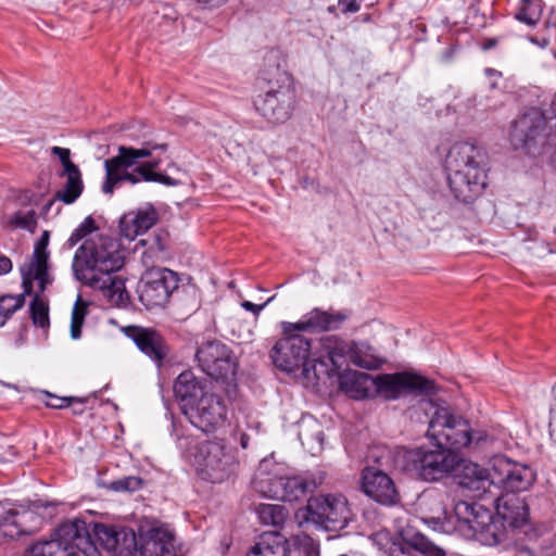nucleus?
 <instances>
[{"label":"nucleus","mask_w":556,"mask_h":556,"mask_svg":"<svg viewBox=\"0 0 556 556\" xmlns=\"http://www.w3.org/2000/svg\"><path fill=\"white\" fill-rule=\"evenodd\" d=\"M408 546L424 556H446L445 551L434 544L426 535L421 533H415L410 538L406 539Z\"/></svg>","instance_id":"f704fd0d"},{"label":"nucleus","mask_w":556,"mask_h":556,"mask_svg":"<svg viewBox=\"0 0 556 556\" xmlns=\"http://www.w3.org/2000/svg\"><path fill=\"white\" fill-rule=\"evenodd\" d=\"M80 413H83V409H80V410H76V409H75V410H74V414H80Z\"/></svg>","instance_id":"774afa93"},{"label":"nucleus","mask_w":556,"mask_h":556,"mask_svg":"<svg viewBox=\"0 0 556 556\" xmlns=\"http://www.w3.org/2000/svg\"><path fill=\"white\" fill-rule=\"evenodd\" d=\"M184 415L194 427L211 433L225 422L227 408L220 396L208 392Z\"/></svg>","instance_id":"6ab92c4d"},{"label":"nucleus","mask_w":556,"mask_h":556,"mask_svg":"<svg viewBox=\"0 0 556 556\" xmlns=\"http://www.w3.org/2000/svg\"><path fill=\"white\" fill-rule=\"evenodd\" d=\"M497 45V39L495 38H490V39H486L483 45H482V49L483 50H490L492 48H494L495 46Z\"/></svg>","instance_id":"bf43d9fd"},{"label":"nucleus","mask_w":556,"mask_h":556,"mask_svg":"<svg viewBox=\"0 0 556 556\" xmlns=\"http://www.w3.org/2000/svg\"><path fill=\"white\" fill-rule=\"evenodd\" d=\"M199 476L212 483H220L235 473L238 460L231 447L223 441H205L194 454Z\"/></svg>","instance_id":"1a4fd4ad"},{"label":"nucleus","mask_w":556,"mask_h":556,"mask_svg":"<svg viewBox=\"0 0 556 556\" xmlns=\"http://www.w3.org/2000/svg\"><path fill=\"white\" fill-rule=\"evenodd\" d=\"M546 119L538 109H530L514 121L509 132V141L515 150L528 148L544 130Z\"/></svg>","instance_id":"412c9836"},{"label":"nucleus","mask_w":556,"mask_h":556,"mask_svg":"<svg viewBox=\"0 0 556 556\" xmlns=\"http://www.w3.org/2000/svg\"><path fill=\"white\" fill-rule=\"evenodd\" d=\"M78 552L85 556H101L81 519L63 522L49 540L29 546L25 556H76Z\"/></svg>","instance_id":"423d86ee"},{"label":"nucleus","mask_w":556,"mask_h":556,"mask_svg":"<svg viewBox=\"0 0 556 556\" xmlns=\"http://www.w3.org/2000/svg\"><path fill=\"white\" fill-rule=\"evenodd\" d=\"M256 514L263 525L273 527L282 526L288 517V510L279 504H261Z\"/></svg>","instance_id":"473e14b6"},{"label":"nucleus","mask_w":556,"mask_h":556,"mask_svg":"<svg viewBox=\"0 0 556 556\" xmlns=\"http://www.w3.org/2000/svg\"><path fill=\"white\" fill-rule=\"evenodd\" d=\"M316 438L320 441H323V438H324V433L323 431H318L317 434H316Z\"/></svg>","instance_id":"0e129e2a"},{"label":"nucleus","mask_w":556,"mask_h":556,"mask_svg":"<svg viewBox=\"0 0 556 556\" xmlns=\"http://www.w3.org/2000/svg\"><path fill=\"white\" fill-rule=\"evenodd\" d=\"M455 471H457L455 475L457 483L462 488L476 492L478 495L490 492V488L494 486L492 467L485 469L476 463L466 462L460 458V463Z\"/></svg>","instance_id":"a878e982"},{"label":"nucleus","mask_w":556,"mask_h":556,"mask_svg":"<svg viewBox=\"0 0 556 556\" xmlns=\"http://www.w3.org/2000/svg\"><path fill=\"white\" fill-rule=\"evenodd\" d=\"M553 111H554V114L556 115V96H555V99L553 101Z\"/></svg>","instance_id":"69168bd1"},{"label":"nucleus","mask_w":556,"mask_h":556,"mask_svg":"<svg viewBox=\"0 0 556 556\" xmlns=\"http://www.w3.org/2000/svg\"><path fill=\"white\" fill-rule=\"evenodd\" d=\"M339 387L352 399H367L375 395V377L357 370H344L339 375Z\"/></svg>","instance_id":"cd10ccee"},{"label":"nucleus","mask_w":556,"mask_h":556,"mask_svg":"<svg viewBox=\"0 0 556 556\" xmlns=\"http://www.w3.org/2000/svg\"><path fill=\"white\" fill-rule=\"evenodd\" d=\"M254 489L264 496L285 502H294L313 493L317 488L314 479L302 476L276 477L268 480H255Z\"/></svg>","instance_id":"a211bd4d"},{"label":"nucleus","mask_w":556,"mask_h":556,"mask_svg":"<svg viewBox=\"0 0 556 556\" xmlns=\"http://www.w3.org/2000/svg\"><path fill=\"white\" fill-rule=\"evenodd\" d=\"M22 271V285H23V289H24V292L22 294H24V298L26 295H30L31 292H33V280L35 279L34 278V271L31 269V265L28 266L27 270L25 269H21Z\"/></svg>","instance_id":"a18cd8bd"},{"label":"nucleus","mask_w":556,"mask_h":556,"mask_svg":"<svg viewBox=\"0 0 556 556\" xmlns=\"http://www.w3.org/2000/svg\"><path fill=\"white\" fill-rule=\"evenodd\" d=\"M34 271V278L39 282L40 292H43L48 285L51 283V279L48 274V265H31Z\"/></svg>","instance_id":"c03bdc74"},{"label":"nucleus","mask_w":556,"mask_h":556,"mask_svg":"<svg viewBox=\"0 0 556 556\" xmlns=\"http://www.w3.org/2000/svg\"><path fill=\"white\" fill-rule=\"evenodd\" d=\"M114 273H108L98 277L99 281L97 286H89L92 289L101 290L105 296L115 303H124L128 299L127 291L125 289V281L114 276Z\"/></svg>","instance_id":"7c9ffc66"},{"label":"nucleus","mask_w":556,"mask_h":556,"mask_svg":"<svg viewBox=\"0 0 556 556\" xmlns=\"http://www.w3.org/2000/svg\"><path fill=\"white\" fill-rule=\"evenodd\" d=\"M497 525L501 530H505V525L510 528L522 527L529 516V509L523 498L511 495H502L496 498Z\"/></svg>","instance_id":"bb28decb"},{"label":"nucleus","mask_w":556,"mask_h":556,"mask_svg":"<svg viewBox=\"0 0 556 556\" xmlns=\"http://www.w3.org/2000/svg\"><path fill=\"white\" fill-rule=\"evenodd\" d=\"M81 239H84V237L78 232L76 231V229L72 232L71 237L67 239L66 241V247L68 249H72L74 248Z\"/></svg>","instance_id":"6e6d98bb"},{"label":"nucleus","mask_w":556,"mask_h":556,"mask_svg":"<svg viewBox=\"0 0 556 556\" xmlns=\"http://www.w3.org/2000/svg\"><path fill=\"white\" fill-rule=\"evenodd\" d=\"M53 204V201H50L47 205H46V210H49L50 206Z\"/></svg>","instance_id":"338daca9"},{"label":"nucleus","mask_w":556,"mask_h":556,"mask_svg":"<svg viewBox=\"0 0 556 556\" xmlns=\"http://www.w3.org/2000/svg\"><path fill=\"white\" fill-rule=\"evenodd\" d=\"M127 338L159 366L168 354V346L163 336L154 329L140 326H128L124 330Z\"/></svg>","instance_id":"393cba45"},{"label":"nucleus","mask_w":556,"mask_h":556,"mask_svg":"<svg viewBox=\"0 0 556 556\" xmlns=\"http://www.w3.org/2000/svg\"><path fill=\"white\" fill-rule=\"evenodd\" d=\"M488 153L483 147L460 141L454 143L445 159L447 181L454 198L463 203L478 199L488 186Z\"/></svg>","instance_id":"7ed1b4c3"},{"label":"nucleus","mask_w":556,"mask_h":556,"mask_svg":"<svg viewBox=\"0 0 556 556\" xmlns=\"http://www.w3.org/2000/svg\"><path fill=\"white\" fill-rule=\"evenodd\" d=\"M173 390L182 414L210 392L207 381L198 378L191 370L179 374L174 382Z\"/></svg>","instance_id":"b1692460"},{"label":"nucleus","mask_w":556,"mask_h":556,"mask_svg":"<svg viewBox=\"0 0 556 556\" xmlns=\"http://www.w3.org/2000/svg\"><path fill=\"white\" fill-rule=\"evenodd\" d=\"M290 554L288 539L278 532H271L262 535L261 540L247 553V556H290Z\"/></svg>","instance_id":"c756f323"},{"label":"nucleus","mask_w":556,"mask_h":556,"mask_svg":"<svg viewBox=\"0 0 556 556\" xmlns=\"http://www.w3.org/2000/svg\"><path fill=\"white\" fill-rule=\"evenodd\" d=\"M323 352L327 354L330 366V377L338 372L344 363H351L357 367L376 370L384 361L374 353L371 346L366 343L346 342L337 336H328L321 340Z\"/></svg>","instance_id":"9d476101"},{"label":"nucleus","mask_w":556,"mask_h":556,"mask_svg":"<svg viewBox=\"0 0 556 556\" xmlns=\"http://www.w3.org/2000/svg\"><path fill=\"white\" fill-rule=\"evenodd\" d=\"M178 285L177 273L165 267H153L141 278L138 288L139 300L147 309L165 307Z\"/></svg>","instance_id":"ddd939ff"},{"label":"nucleus","mask_w":556,"mask_h":556,"mask_svg":"<svg viewBox=\"0 0 556 556\" xmlns=\"http://www.w3.org/2000/svg\"><path fill=\"white\" fill-rule=\"evenodd\" d=\"M427 435L439 445L456 452L469 446L476 438L470 424L462 416L453 415L448 408H435L430 421Z\"/></svg>","instance_id":"9b49d317"},{"label":"nucleus","mask_w":556,"mask_h":556,"mask_svg":"<svg viewBox=\"0 0 556 556\" xmlns=\"http://www.w3.org/2000/svg\"><path fill=\"white\" fill-rule=\"evenodd\" d=\"M139 244L147 247L143 252L146 258L164 260L168 250V235L167 232L160 230L149 236L146 239H140Z\"/></svg>","instance_id":"2f4dec72"},{"label":"nucleus","mask_w":556,"mask_h":556,"mask_svg":"<svg viewBox=\"0 0 556 556\" xmlns=\"http://www.w3.org/2000/svg\"><path fill=\"white\" fill-rule=\"evenodd\" d=\"M97 229L96 220L88 216L84 219V222L76 228V231H78L84 238L93 232Z\"/></svg>","instance_id":"de8ad7c7"},{"label":"nucleus","mask_w":556,"mask_h":556,"mask_svg":"<svg viewBox=\"0 0 556 556\" xmlns=\"http://www.w3.org/2000/svg\"><path fill=\"white\" fill-rule=\"evenodd\" d=\"M274 300V296L269 298L265 303L261 304V305H257V304H254L250 301H243L241 303V306L245 309V311H249V312H252L254 314V316H258L260 313L264 309V307Z\"/></svg>","instance_id":"09e8293b"},{"label":"nucleus","mask_w":556,"mask_h":556,"mask_svg":"<svg viewBox=\"0 0 556 556\" xmlns=\"http://www.w3.org/2000/svg\"><path fill=\"white\" fill-rule=\"evenodd\" d=\"M86 529L99 553L98 545L115 556H132L138 549L136 533L130 528L94 522L91 530L88 525Z\"/></svg>","instance_id":"dca6fc26"},{"label":"nucleus","mask_w":556,"mask_h":556,"mask_svg":"<svg viewBox=\"0 0 556 556\" xmlns=\"http://www.w3.org/2000/svg\"><path fill=\"white\" fill-rule=\"evenodd\" d=\"M11 270H12L11 260L0 253V275L8 274Z\"/></svg>","instance_id":"3c124183"},{"label":"nucleus","mask_w":556,"mask_h":556,"mask_svg":"<svg viewBox=\"0 0 556 556\" xmlns=\"http://www.w3.org/2000/svg\"><path fill=\"white\" fill-rule=\"evenodd\" d=\"M437 388L432 380L420 375L408 372L381 374L375 377V394L387 400H395L401 394L419 393L435 394Z\"/></svg>","instance_id":"2eb2a0df"},{"label":"nucleus","mask_w":556,"mask_h":556,"mask_svg":"<svg viewBox=\"0 0 556 556\" xmlns=\"http://www.w3.org/2000/svg\"><path fill=\"white\" fill-rule=\"evenodd\" d=\"M24 294H7L0 296V326H3L16 311L24 306Z\"/></svg>","instance_id":"e433bc0d"},{"label":"nucleus","mask_w":556,"mask_h":556,"mask_svg":"<svg viewBox=\"0 0 556 556\" xmlns=\"http://www.w3.org/2000/svg\"><path fill=\"white\" fill-rule=\"evenodd\" d=\"M157 222V213L154 208L139 210L125 214L119 220L121 236L134 240L147 232Z\"/></svg>","instance_id":"c85d7f7f"},{"label":"nucleus","mask_w":556,"mask_h":556,"mask_svg":"<svg viewBox=\"0 0 556 556\" xmlns=\"http://www.w3.org/2000/svg\"><path fill=\"white\" fill-rule=\"evenodd\" d=\"M10 226L34 233L37 229V215L34 210L17 211L9 219Z\"/></svg>","instance_id":"4c0bfd02"},{"label":"nucleus","mask_w":556,"mask_h":556,"mask_svg":"<svg viewBox=\"0 0 556 556\" xmlns=\"http://www.w3.org/2000/svg\"><path fill=\"white\" fill-rule=\"evenodd\" d=\"M549 435L556 441V407L551 408V418H549Z\"/></svg>","instance_id":"5fc2aeb1"},{"label":"nucleus","mask_w":556,"mask_h":556,"mask_svg":"<svg viewBox=\"0 0 556 556\" xmlns=\"http://www.w3.org/2000/svg\"><path fill=\"white\" fill-rule=\"evenodd\" d=\"M51 153L58 156L64 167V173H73V170L79 169L77 165H75L71 161V151L66 148L61 147H52Z\"/></svg>","instance_id":"37998d69"},{"label":"nucleus","mask_w":556,"mask_h":556,"mask_svg":"<svg viewBox=\"0 0 556 556\" xmlns=\"http://www.w3.org/2000/svg\"><path fill=\"white\" fill-rule=\"evenodd\" d=\"M124 265V252L121 243L104 235L86 240L76 251L73 270L76 278L86 286H97L98 277L115 273Z\"/></svg>","instance_id":"39448f33"},{"label":"nucleus","mask_w":556,"mask_h":556,"mask_svg":"<svg viewBox=\"0 0 556 556\" xmlns=\"http://www.w3.org/2000/svg\"><path fill=\"white\" fill-rule=\"evenodd\" d=\"M142 480L139 477L128 476L110 483V489L116 492H132L141 488Z\"/></svg>","instance_id":"a19ab883"},{"label":"nucleus","mask_w":556,"mask_h":556,"mask_svg":"<svg viewBox=\"0 0 556 556\" xmlns=\"http://www.w3.org/2000/svg\"><path fill=\"white\" fill-rule=\"evenodd\" d=\"M35 506H36V508H39V507H47V506H48V503L43 504V502H42V501H37Z\"/></svg>","instance_id":"e2e57ef3"},{"label":"nucleus","mask_w":556,"mask_h":556,"mask_svg":"<svg viewBox=\"0 0 556 556\" xmlns=\"http://www.w3.org/2000/svg\"><path fill=\"white\" fill-rule=\"evenodd\" d=\"M494 486L503 491L517 493L528 490L535 481V471L526 464H520L504 455L491 459Z\"/></svg>","instance_id":"f3484780"},{"label":"nucleus","mask_w":556,"mask_h":556,"mask_svg":"<svg viewBox=\"0 0 556 556\" xmlns=\"http://www.w3.org/2000/svg\"><path fill=\"white\" fill-rule=\"evenodd\" d=\"M460 463L459 455L437 443L435 448L417 447L404 454V469L413 476L435 482L453 473Z\"/></svg>","instance_id":"0eeeda50"},{"label":"nucleus","mask_w":556,"mask_h":556,"mask_svg":"<svg viewBox=\"0 0 556 556\" xmlns=\"http://www.w3.org/2000/svg\"><path fill=\"white\" fill-rule=\"evenodd\" d=\"M39 517L29 508L16 509L0 503V536L14 539L35 530Z\"/></svg>","instance_id":"5701e85b"},{"label":"nucleus","mask_w":556,"mask_h":556,"mask_svg":"<svg viewBox=\"0 0 556 556\" xmlns=\"http://www.w3.org/2000/svg\"><path fill=\"white\" fill-rule=\"evenodd\" d=\"M29 314L35 326L42 329L49 327V305L48 302L45 301L39 293H36L30 302Z\"/></svg>","instance_id":"c9c22d12"},{"label":"nucleus","mask_w":556,"mask_h":556,"mask_svg":"<svg viewBox=\"0 0 556 556\" xmlns=\"http://www.w3.org/2000/svg\"><path fill=\"white\" fill-rule=\"evenodd\" d=\"M87 315V304L80 298L77 299L73 311L71 320V337L77 340L81 336V328Z\"/></svg>","instance_id":"58836bf2"},{"label":"nucleus","mask_w":556,"mask_h":556,"mask_svg":"<svg viewBox=\"0 0 556 556\" xmlns=\"http://www.w3.org/2000/svg\"><path fill=\"white\" fill-rule=\"evenodd\" d=\"M516 18L520 22H523L530 26H533L536 24V21L535 18H532L531 16L528 15L527 11L525 9H521L517 14H516Z\"/></svg>","instance_id":"603ef678"},{"label":"nucleus","mask_w":556,"mask_h":556,"mask_svg":"<svg viewBox=\"0 0 556 556\" xmlns=\"http://www.w3.org/2000/svg\"><path fill=\"white\" fill-rule=\"evenodd\" d=\"M195 358L202 371L216 381L235 380L237 363L229 348L220 341L203 343L197 351Z\"/></svg>","instance_id":"4468645a"},{"label":"nucleus","mask_w":556,"mask_h":556,"mask_svg":"<svg viewBox=\"0 0 556 556\" xmlns=\"http://www.w3.org/2000/svg\"><path fill=\"white\" fill-rule=\"evenodd\" d=\"M305 520L327 531H339L352 519L348 500L341 494L313 496L307 501Z\"/></svg>","instance_id":"f8f14e48"},{"label":"nucleus","mask_w":556,"mask_h":556,"mask_svg":"<svg viewBox=\"0 0 556 556\" xmlns=\"http://www.w3.org/2000/svg\"><path fill=\"white\" fill-rule=\"evenodd\" d=\"M173 435L178 439L181 447H187L189 445V439H188L189 437L184 435L182 432H180L177 429L175 422H173Z\"/></svg>","instance_id":"864d4df0"},{"label":"nucleus","mask_w":556,"mask_h":556,"mask_svg":"<svg viewBox=\"0 0 556 556\" xmlns=\"http://www.w3.org/2000/svg\"><path fill=\"white\" fill-rule=\"evenodd\" d=\"M454 515L456 528L466 538L480 535L489 545H498L507 539V531L500 529L492 511L479 503L459 501L454 506Z\"/></svg>","instance_id":"6e6552de"},{"label":"nucleus","mask_w":556,"mask_h":556,"mask_svg":"<svg viewBox=\"0 0 556 556\" xmlns=\"http://www.w3.org/2000/svg\"><path fill=\"white\" fill-rule=\"evenodd\" d=\"M484 73H485V75H486V76H489V77H493V76H501V73H500V72H497V71H496V70H494V68H490V67L485 68Z\"/></svg>","instance_id":"680f3d73"},{"label":"nucleus","mask_w":556,"mask_h":556,"mask_svg":"<svg viewBox=\"0 0 556 556\" xmlns=\"http://www.w3.org/2000/svg\"><path fill=\"white\" fill-rule=\"evenodd\" d=\"M66 174V184L63 190L56 192L55 197L66 204L74 203L83 192V180L80 170H73Z\"/></svg>","instance_id":"72a5a7b5"},{"label":"nucleus","mask_w":556,"mask_h":556,"mask_svg":"<svg viewBox=\"0 0 556 556\" xmlns=\"http://www.w3.org/2000/svg\"><path fill=\"white\" fill-rule=\"evenodd\" d=\"M42 394L48 397V400L45 403L48 407H51V408L60 409V408L67 407L75 402L84 404L87 401L86 399H79V397H74V396L61 397V396L53 395L47 391H43Z\"/></svg>","instance_id":"79ce46f5"},{"label":"nucleus","mask_w":556,"mask_h":556,"mask_svg":"<svg viewBox=\"0 0 556 556\" xmlns=\"http://www.w3.org/2000/svg\"><path fill=\"white\" fill-rule=\"evenodd\" d=\"M388 556H412L409 548L400 544H394L390 547Z\"/></svg>","instance_id":"8fccbe9b"},{"label":"nucleus","mask_w":556,"mask_h":556,"mask_svg":"<svg viewBox=\"0 0 556 556\" xmlns=\"http://www.w3.org/2000/svg\"><path fill=\"white\" fill-rule=\"evenodd\" d=\"M157 149L165 151L167 144L144 142L141 148L118 146L117 154L104 161L105 179L101 187L103 193L112 194L115 187L123 181L131 185L147 181L169 187L178 186L179 180L156 172L161 160L140 161L141 159L151 157L153 151Z\"/></svg>","instance_id":"f03ea898"},{"label":"nucleus","mask_w":556,"mask_h":556,"mask_svg":"<svg viewBox=\"0 0 556 556\" xmlns=\"http://www.w3.org/2000/svg\"><path fill=\"white\" fill-rule=\"evenodd\" d=\"M50 232L45 230L35 243L33 262L29 265H48Z\"/></svg>","instance_id":"ea45409f"},{"label":"nucleus","mask_w":556,"mask_h":556,"mask_svg":"<svg viewBox=\"0 0 556 556\" xmlns=\"http://www.w3.org/2000/svg\"><path fill=\"white\" fill-rule=\"evenodd\" d=\"M250 442V438L248 434L242 433L240 438V445L242 448H248Z\"/></svg>","instance_id":"052dcab7"},{"label":"nucleus","mask_w":556,"mask_h":556,"mask_svg":"<svg viewBox=\"0 0 556 556\" xmlns=\"http://www.w3.org/2000/svg\"><path fill=\"white\" fill-rule=\"evenodd\" d=\"M361 489L371 500L384 506L400 502V494L392 478L375 467H366L362 471Z\"/></svg>","instance_id":"aec40b11"},{"label":"nucleus","mask_w":556,"mask_h":556,"mask_svg":"<svg viewBox=\"0 0 556 556\" xmlns=\"http://www.w3.org/2000/svg\"><path fill=\"white\" fill-rule=\"evenodd\" d=\"M260 87L264 93L254 100L255 110L271 124H282L293 114L296 90L292 76L278 64H268L260 74Z\"/></svg>","instance_id":"20e7f679"},{"label":"nucleus","mask_w":556,"mask_h":556,"mask_svg":"<svg viewBox=\"0 0 556 556\" xmlns=\"http://www.w3.org/2000/svg\"><path fill=\"white\" fill-rule=\"evenodd\" d=\"M349 317L348 311L329 312L316 307L296 323L281 321L282 337L270 350L274 365L281 371L301 377L306 386H315L323 377H330L327 354L311 357V340L301 332L337 330Z\"/></svg>","instance_id":"f257e3e1"},{"label":"nucleus","mask_w":556,"mask_h":556,"mask_svg":"<svg viewBox=\"0 0 556 556\" xmlns=\"http://www.w3.org/2000/svg\"><path fill=\"white\" fill-rule=\"evenodd\" d=\"M364 0H338V5L342 13H356L361 10Z\"/></svg>","instance_id":"49530a36"},{"label":"nucleus","mask_w":556,"mask_h":556,"mask_svg":"<svg viewBox=\"0 0 556 556\" xmlns=\"http://www.w3.org/2000/svg\"><path fill=\"white\" fill-rule=\"evenodd\" d=\"M304 556H319V549L313 544L303 546Z\"/></svg>","instance_id":"13d9d810"},{"label":"nucleus","mask_w":556,"mask_h":556,"mask_svg":"<svg viewBox=\"0 0 556 556\" xmlns=\"http://www.w3.org/2000/svg\"><path fill=\"white\" fill-rule=\"evenodd\" d=\"M141 556H176L175 538L164 525L153 523L148 530L140 529Z\"/></svg>","instance_id":"4be33fe9"},{"label":"nucleus","mask_w":556,"mask_h":556,"mask_svg":"<svg viewBox=\"0 0 556 556\" xmlns=\"http://www.w3.org/2000/svg\"><path fill=\"white\" fill-rule=\"evenodd\" d=\"M530 41L540 48H546L549 45V40L546 37L532 36Z\"/></svg>","instance_id":"4d7b16f0"}]
</instances>
